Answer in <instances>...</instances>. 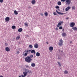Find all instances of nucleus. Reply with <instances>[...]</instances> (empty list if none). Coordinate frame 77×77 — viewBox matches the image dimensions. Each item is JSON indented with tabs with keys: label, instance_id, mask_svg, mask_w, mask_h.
<instances>
[{
	"label": "nucleus",
	"instance_id": "1",
	"mask_svg": "<svg viewBox=\"0 0 77 77\" xmlns=\"http://www.w3.org/2000/svg\"><path fill=\"white\" fill-rule=\"evenodd\" d=\"M33 57V55H31L30 56H28L27 57H25V60L26 62H28V63H30L31 62V60H32V59L31 58H32Z\"/></svg>",
	"mask_w": 77,
	"mask_h": 77
},
{
	"label": "nucleus",
	"instance_id": "2",
	"mask_svg": "<svg viewBox=\"0 0 77 77\" xmlns=\"http://www.w3.org/2000/svg\"><path fill=\"white\" fill-rule=\"evenodd\" d=\"M31 51V50H28L27 51L25 50L23 52V53H25L24 54H23L24 55V56H27L28 54V52H30Z\"/></svg>",
	"mask_w": 77,
	"mask_h": 77
},
{
	"label": "nucleus",
	"instance_id": "3",
	"mask_svg": "<svg viewBox=\"0 0 77 77\" xmlns=\"http://www.w3.org/2000/svg\"><path fill=\"white\" fill-rule=\"evenodd\" d=\"M71 3V0H66V4L68 5H69Z\"/></svg>",
	"mask_w": 77,
	"mask_h": 77
},
{
	"label": "nucleus",
	"instance_id": "4",
	"mask_svg": "<svg viewBox=\"0 0 77 77\" xmlns=\"http://www.w3.org/2000/svg\"><path fill=\"white\" fill-rule=\"evenodd\" d=\"M69 26L71 27H73L75 26V23L74 22H72L70 23Z\"/></svg>",
	"mask_w": 77,
	"mask_h": 77
},
{
	"label": "nucleus",
	"instance_id": "5",
	"mask_svg": "<svg viewBox=\"0 0 77 77\" xmlns=\"http://www.w3.org/2000/svg\"><path fill=\"white\" fill-rule=\"evenodd\" d=\"M25 71L26 72V73H27V74L32 73V71L29 70V69H25Z\"/></svg>",
	"mask_w": 77,
	"mask_h": 77
},
{
	"label": "nucleus",
	"instance_id": "6",
	"mask_svg": "<svg viewBox=\"0 0 77 77\" xmlns=\"http://www.w3.org/2000/svg\"><path fill=\"white\" fill-rule=\"evenodd\" d=\"M59 41L60 42L58 44L60 45V46H62V45H63V41L62 39L60 40Z\"/></svg>",
	"mask_w": 77,
	"mask_h": 77
},
{
	"label": "nucleus",
	"instance_id": "7",
	"mask_svg": "<svg viewBox=\"0 0 77 77\" xmlns=\"http://www.w3.org/2000/svg\"><path fill=\"white\" fill-rule=\"evenodd\" d=\"M62 24H63V21H61L60 22H59L58 23V24L57 25V27H60V26H61V25Z\"/></svg>",
	"mask_w": 77,
	"mask_h": 77
},
{
	"label": "nucleus",
	"instance_id": "8",
	"mask_svg": "<svg viewBox=\"0 0 77 77\" xmlns=\"http://www.w3.org/2000/svg\"><path fill=\"white\" fill-rule=\"evenodd\" d=\"M29 50L31 51H31V53H34V54H36V52H35V50Z\"/></svg>",
	"mask_w": 77,
	"mask_h": 77
},
{
	"label": "nucleus",
	"instance_id": "9",
	"mask_svg": "<svg viewBox=\"0 0 77 77\" xmlns=\"http://www.w3.org/2000/svg\"><path fill=\"white\" fill-rule=\"evenodd\" d=\"M5 20L6 21H9L10 20V18L9 17H7L5 18Z\"/></svg>",
	"mask_w": 77,
	"mask_h": 77
},
{
	"label": "nucleus",
	"instance_id": "10",
	"mask_svg": "<svg viewBox=\"0 0 77 77\" xmlns=\"http://www.w3.org/2000/svg\"><path fill=\"white\" fill-rule=\"evenodd\" d=\"M38 44H36L34 45V47L35 48H38Z\"/></svg>",
	"mask_w": 77,
	"mask_h": 77
},
{
	"label": "nucleus",
	"instance_id": "11",
	"mask_svg": "<svg viewBox=\"0 0 77 77\" xmlns=\"http://www.w3.org/2000/svg\"><path fill=\"white\" fill-rule=\"evenodd\" d=\"M5 50L6 51H10V49L8 47L5 48Z\"/></svg>",
	"mask_w": 77,
	"mask_h": 77
},
{
	"label": "nucleus",
	"instance_id": "12",
	"mask_svg": "<svg viewBox=\"0 0 77 77\" xmlns=\"http://www.w3.org/2000/svg\"><path fill=\"white\" fill-rule=\"evenodd\" d=\"M72 29H73V30H74L75 31H77V27H73L72 28Z\"/></svg>",
	"mask_w": 77,
	"mask_h": 77
},
{
	"label": "nucleus",
	"instance_id": "13",
	"mask_svg": "<svg viewBox=\"0 0 77 77\" xmlns=\"http://www.w3.org/2000/svg\"><path fill=\"white\" fill-rule=\"evenodd\" d=\"M71 8V7H68L67 8H66V11H68V10H69V9H70Z\"/></svg>",
	"mask_w": 77,
	"mask_h": 77
},
{
	"label": "nucleus",
	"instance_id": "14",
	"mask_svg": "<svg viewBox=\"0 0 77 77\" xmlns=\"http://www.w3.org/2000/svg\"><path fill=\"white\" fill-rule=\"evenodd\" d=\"M23 74L24 75H25V76H26H26H27V72L25 71V72H23Z\"/></svg>",
	"mask_w": 77,
	"mask_h": 77
},
{
	"label": "nucleus",
	"instance_id": "15",
	"mask_svg": "<svg viewBox=\"0 0 77 77\" xmlns=\"http://www.w3.org/2000/svg\"><path fill=\"white\" fill-rule=\"evenodd\" d=\"M14 13L15 15H18V13L17 12V11L16 10H15L14 11Z\"/></svg>",
	"mask_w": 77,
	"mask_h": 77
},
{
	"label": "nucleus",
	"instance_id": "16",
	"mask_svg": "<svg viewBox=\"0 0 77 77\" xmlns=\"http://www.w3.org/2000/svg\"><path fill=\"white\" fill-rule=\"evenodd\" d=\"M32 4V5H34V4H35V3H36V1H35V0H33L31 2Z\"/></svg>",
	"mask_w": 77,
	"mask_h": 77
},
{
	"label": "nucleus",
	"instance_id": "17",
	"mask_svg": "<svg viewBox=\"0 0 77 77\" xmlns=\"http://www.w3.org/2000/svg\"><path fill=\"white\" fill-rule=\"evenodd\" d=\"M41 54L39 52H37L36 53V56L38 57L40 56Z\"/></svg>",
	"mask_w": 77,
	"mask_h": 77
},
{
	"label": "nucleus",
	"instance_id": "18",
	"mask_svg": "<svg viewBox=\"0 0 77 77\" xmlns=\"http://www.w3.org/2000/svg\"><path fill=\"white\" fill-rule=\"evenodd\" d=\"M31 66H32V67H35V64L34 63H31Z\"/></svg>",
	"mask_w": 77,
	"mask_h": 77
},
{
	"label": "nucleus",
	"instance_id": "19",
	"mask_svg": "<svg viewBox=\"0 0 77 77\" xmlns=\"http://www.w3.org/2000/svg\"><path fill=\"white\" fill-rule=\"evenodd\" d=\"M57 5H59V6H60L61 5H62V3H61V2L60 1H59L57 2Z\"/></svg>",
	"mask_w": 77,
	"mask_h": 77
},
{
	"label": "nucleus",
	"instance_id": "20",
	"mask_svg": "<svg viewBox=\"0 0 77 77\" xmlns=\"http://www.w3.org/2000/svg\"><path fill=\"white\" fill-rule=\"evenodd\" d=\"M49 50H50V51H52V50H53V48L52 47H49Z\"/></svg>",
	"mask_w": 77,
	"mask_h": 77
},
{
	"label": "nucleus",
	"instance_id": "21",
	"mask_svg": "<svg viewBox=\"0 0 77 77\" xmlns=\"http://www.w3.org/2000/svg\"><path fill=\"white\" fill-rule=\"evenodd\" d=\"M18 31L19 32H21V31H23V29L22 28H19L18 30Z\"/></svg>",
	"mask_w": 77,
	"mask_h": 77
},
{
	"label": "nucleus",
	"instance_id": "22",
	"mask_svg": "<svg viewBox=\"0 0 77 77\" xmlns=\"http://www.w3.org/2000/svg\"><path fill=\"white\" fill-rule=\"evenodd\" d=\"M62 35L63 36L65 37L66 35V34L65 33L63 32L62 34Z\"/></svg>",
	"mask_w": 77,
	"mask_h": 77
},
{
	"label": "nucleus",
	"instance_id": "23",
	"mask_svg": "<svg viewBox=\"0 0 77 77\" xmlns=\"http://www.w3.org/2000/svg\"><path fill=\"white\" fill-rule=\"evenodd\" d=\"M12 28L13 29H16V26H12Z\"/></svg>",
	"mask_w": 77,
	"mask_h": 77
},
{
	"label": "nucleus",
	"instance_id": "24",
	"mask_svg": "<svg viewBox=\"0 0 77 77\" xmlns=\"http://www.w3.org/2000/svg\"><path fill=\"white\" fill-rule=\"evenodd\" d=\"M20 38V36L19 35L18 36H17L16 38V39L17 40H18V39H19Z\"/></svg>",
	"mask_w": 77,
	"mask_h": 77
},
{
	"label": "nucleus",
	"instance_id": "25",
	"mask_svg": "<svg viewBox=\"0 0 77 77\" xmlns=\"http://www.w3.org/2000/svg\"><path fill=\"white\" fill-rule=\"evenodd\" d=\"M64 74H68V71L67 70H65L64 72Z\"/></svg>",
	"mask_w": 77,
	"mask_h": 77
},
{
	"label": "nucleus",
	"instance_id": "26",
	"mask_svg": "<svg viewBox=\"0 0 77 77\" xmlns=\"http://www.w3.org/2000/svg\"><path fill=\"white\" fill-rule=\"evenodd\" d=\"M75 6H72V10H75Z\"/></svg>",
	"mask_w": 77,
	"mask_h": 77
},
{
	"label": "nucleus",
	"instance_id": "27",
	"mask_svg": "<svg viewBox=\"0 0 77 77\" xmlns=\"http://www.w3.org/2000/svg\"><path fill=\"white\" fill-rule=\"evenodd\" d=\"M58 65H59V66H62V64H60V62H57Z\"/></svg>",
	"mask_w": 77,
	"mask_h": 77
},
{
	"label": "nucleus",
	"instance_id": "28",
	"mask_svg": "<svg viewBox=\"0 0 77 77\" xmlns=\"http://www.w3.org/2000/svg\"><path fill=\"white\" fill-rule=\"evenodd\" d=\"M45 16H48V13L47 12H46L45 13Z\"/></svg>",
	"mask_w": 77,
	"mask_h": 77
},
{
	"label": "nucleus",
	"instance_id": "29",
	"mask_svg": "<svg viewBox=\"0 0 77 77\" xmlns=\"http://www.w3.org/2000/svg\"><path fill=\"white\" fill-rule=\"evenodd\" d=\"M29 47L30 48H33V46H32V45H30L29 46Z\"/></svg>",
	"mask_w": 77,
	"mask_h": 77
},
{
	"label": "nucleus",
	"instance_id": "30",
	"mask_svg": "<svg viewBox=\"0 0 77 77\" xmlns=\"http://www.w3.org/2000/svg\"><path fill=\"white\" fill-rule=\"evenodd\" d=\"M24 25H25V26H28V24L27 23H24Z\"/></svg>",
	"mask_w": 77,
	"mask_h": 77
},
{
	"label": "nucleus",
	"instance_id": "31",
	"mask_svg": "<svg viewBox=\"0 0 77 77\" xmlns=\"http://www.w3.org/2000/svg\"><path fill=\"white\" fill-rule=\"evenodd\" d=\"M58 14H60V15H63V13H62L59 12Z\"/></svg>",
	"mask_w": 77,
	"mask_h": 77
},
{
	"label": "nucleus",
	"instance_id": "32",
	"mask_svg": "<svg viewBox=\"0 0 77 77\" xmlns=\"http://www.w3.org/2000/svg\"><path fill=\"white\" fill-rule=\"evenodd\" d=\"M53 14L54 15H56L57 14H56V13L55 12H54Z\"/></svg>",
	"mask_w": 77,
	"mask_h": 77
},
{
	"label": "nucleus",
	"instance_id": "33",
	"mask_svg": "<svg viewBox=\"0 0 77 77\" xmlns=\"http://www.w3.org/2000/svg\"><path fill=\"white\" fill-rule=\"evenodd\" d=\"M59 29L60 30H61V29H62V26H60L59 27Z\"/></svg>",
	"mask_w": 77,
	"mask_h": 77
},
{
	"label": "nucleus",
	"instance_id": "34",
	"mask_svg": "<svg viewBox=\"0 0 77 77\" xmlns=\"http://www.w3.org/2000/svg\"><path fill=\"white\" fill-rule=\"evenodd\" d=\"M55 8H56V9H58V8H59V7L58 6H56L55 7Z\"/></svg>",
	"mask_w": 77,
	"mask_h": 77
},
{
	"label": "nucleus",
	"instance_id": "35",
	"mask_svg": "<svg viewBox=\"0 0 77 77\" xmlns=\"http://www.w3.org/2000/svg\"><path fill=\"white\" fill-rule=\"evenodd\" d=\"M3 0H0V3H3Z\"/></svg>",
	"mask_w": 77,
	"mask_h": 77
},
{
	"label": "nucleus",
	"instance_id": "36",
	"mask_svg": "<svg viewBox=\"0 0 77 77\" xmlns=\"http://www.w3.org/2000/svg\"><path fill=\"white\" fill-rule=\"evenodd\" d=\"M21 77H26V76H25L24 75H21Z\"/></svg>",
	"mask_w": 77,
	"mask_h": 77
},
{
	"label": "nucleus",
	"instance_id": "37",
	"mask_svg": "<svg viewBox=\"0 0 77 77\" xmlns=\"http://www.w3.org/2000/svg\"><path fill=\"white\" fill-rule=\"evenodd\" d=\"M61 2H65L66 1V0H61Z\"/></svg>",
	"mask_w": 77,
	"mask_h": 77
},
{
	"label": "nucleus",
	"instance_id": "38",
	"mask_svg": "<svg viewBox=\"0 0 77 77\" xmlns=\"http://www.w3.org/2000/svg\"><path fill=\"white\" fill-rule=\"evenodd\" d=\"M56 12H57V14H59V12H58L57 10H56Z\"/></svg>",
	"mask_w": 77,
	"mask_h": 77
},
{
	"label": "nucleus",
	"instance_id": "39",
	"mask_svg": "<svg viewBox=\"0 0 77 77\" xmlns=\"http://www.w3.org/2000/svg\"><path fill=\"white\" fill-rule=\"evenodd\" d=\"M40 15L41 16H44V14L43 13H41Z\"/></svg>",
	"mask_w": 77,
	"mask_h": 77
},
{
	"label": "nucleus",
	"instance_id": "40",
	"mask_svg": "<svg viewBox=\"0 0 77 77\" xmlns=\"http://www.w3.org/2000/svg\"><path fill=\"white\" fill-rule=\"evenodd\" d=\"M19 51H18L17 52V54H19Z\"/></svg>",
	"mask_w": 77,
	"mask_h": 77
},
{
	"label": "nucleus",
	"instance_id": "41",
	"mask_svg": "<svg viewBox=\"0 0 77 77\" xmlns=\"http://www.w3.org/2000/svg\"><path fill=\"white\" fill-rule=\"evenodd\" d=\"M55 30H58V28H55Z\"/></svg>",
	"mask_w": 77,
	"mask_h": 77
},
{
	"label": "nucleus",
	"instance_id": "42",
	"mask_svg": "<svg viewBox=\"0 0 77 77\" xmlns=\"http://www.w3.org/2000/svg\"><path fill=\"white\" fill-rule=\"evenodd\" d=\"M62 31L63 32H64V29H63L62 30Z\"/></svg>",
	"mask_w": 77,
	"mask_h": 77
},
{
	"label": "nucleus",
	"instance_id": "43",
	"mask_svg": "<svg viewBox=\"0 0 77 77\" xmlns=\"http://www.w3.org/2000/svg\"><path fill=\"white\" fill-rule=\"evenodd\" d=\"M68 19H69V17H67L66 18V20H68Z\"/></svg>",
	"mask_w": 77,
	"mask_h": 77
},
{
	"label": "nucleus",
	"instance_id": "44",
	"mask_svg": "<svg viewBox=\"0 0 77 77\" xmlns=\"http://www.w3.org/2000/svg\"><path fill=\"white\" fill-rule=\"evenodd\" d=\"M46 43L47 44H48V42H46Z\"/></svg>",
	"mask_w": 77,
	"mask_h": 77
},
{
	"label": "nucleus",
	"instance_id": "45",
	"mask_svg": "<svg viewBox=\"0 0 77 77\" xmlns=\"http://www.w3.org/2000/svg\"><path fill=\"white\" fill-rule=\"evenodd\" d=\"M70 43H72V41L70 42Z\"/></svg>",
	"mask_w": 77,
	"mask_h": 77
},
{
	"label": "nucleus",
	"instance_id": "46",
	"mask_svg": "<svg viewBox=\"0 0 77 77\" xmlns=\"http://www.w3.org/2000/svg\"><path fill=\"white\" fill-rule=\"evenodd\" d=\"M0 77H3V76L1 75V76H0Z\"/></svg>",
	"mask_w": 77,
	"mask_h": 77
},
{
	"label": "nucleus",
	"instance_id": "47",
	"mask_svg": "<svg viewBox=\"0 0 77 77\" xmlns=\"http://www.w3.org/2000/svg\"><path fill=\"white\" fill-rule=\"evenodd\" d=\"M22 76L21 75H20L18 76V77H21Z\"/></svg>",
	"mask_w": 77,
	"mask_h": 77
},
{
	"label": "nucleus",
	"instance_id": "48",
	"mask_svg": "<svg viewBox=\"0 0 77 77\" xmlns=\"http://www.w3.org/2000/svg\"><path fill=\"white\" fill-rule=\"evenodd\" d=\"M58 59H60V58H59V57H58Z\"/></svg>",
	"mask_w": 77,
	"mask_h": 77
},
{
	"label": "nucleus",
	"instance_id": "49",
	"mask_svg": "<svg viewBox=\"0 0 77 77\" xmlns=\"http://www.w3.org/2000/svg\"><path fill=\"white\" fill-rule=\"evenodd\" d=\"M58 10H59V9H58Z\"/></svg>",
	"mask_w": 77,
	"mask_h": 77
}]
</instances>
